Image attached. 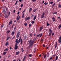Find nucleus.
Here are the masks:
<instances>
[{
    "mask_svg": "<svg viewBox=\"0 0 61 61\" xmlns=\"http://www.w3.org/2000/svg\"><path fill=\"white\" fill-rule=\"evenodd\" d=\"M57 42H56V44H55V46H57Z\"/></svg>",
    "mask_w": 61,
    "mask_h": 61,
    "instance_id": "49",
    "label": "nucleus"
},
{
    "mask_svg": "<svg viewBox=\"0 0 61 61\" xmlns=\"http://www.w3.org/2000/svg\"><path fill=\"white\" fill-rule=\"evenodd\" d=\"M32 1L33 2H35L36 1V0H32Z\"/></svg>",
    "mask_w": 61,
    "mask_h": 61,
    "instance_id": "27",
    "label": "nucleus"
},
{
    "mask_svg": "<svg viewBox=\"0 0 61 61\" xmlns=\"http://www.w3.org/2000/svg\"><path fill=\"white\" fill-rule=\"evenodd\" d=\"M10 32V30H8L7 32V33H9V32Z\"/></svg>",
    "mask_w": 61,
    "mask_h": 61,
    "instance_id": "33",
    "label": "nucleus"
},
{
    "mask_svg": "<svg viewBox=\"0 0 61 61\" xmlns=\"http://www.w3.org/2000/svg\"><path fill=\"white\" fill-rule=\"evenodd\" d=\"M50 24H48V22L47 23L46 26H49Z\"/></svg>",
    "mask_w": 61,
    "mask_h": 61,
    "instance_id": "37",
    "label": "nucleus"
},
{
    "mask_svg": "<svg viewBox=\"0 0 61 61\" xmlns=\"http://www.w3.org/2000/svg\"><path fill=\"white\" fill-rule=\"evenodd\" d=\"M25 12V10L22 12V13H24Z\"/></svg>",
    "mask_w": 61,
    "mask_h": 61,
    "instance_id": "59",
    "label": "nucleus"
},
{
    "mask_svg": "<svg viewBox=\"0 0 61 61\" xmlns=\"http://www.w3.org/2000/svg\"><path fill=\"white\" fill-rule=\"evenodd\" d=\"M61 27V25L60 24L59 25V26H58V28L59 29H60V28Z\"/></svg>",
    "mask_w": 61,
    "mask_h": 61,
    "instance_id": "16",
    "label": "nucleus"
},
{
    "mask_svg": "<svg viewBox=\"0 0 61 61\" xmlns=\"http://www.w3.org/2000/svg\"><path fill=\"white\" fill-rule=\"evenodd\" d=\"M58 59V56H57L56 57V60H57V59Z\"/></svg>",
    "mask_w": 61,
    "mask_h": 61,
    "instance_id": "29",
    "label": "nucleus"
},
{
    "mask_svg": "<svg viewBox=\"0 0 61 61\" xmlns=\"http://www.w3.org/2000/svg\"><path fill=\"white\" fill-rule=\"evenodd\" d=\"M32 10V8H30L29 10V12H30V11Z\"/></svg>",
    "mask_w": 61,
    "mask_h": 61,
    "instance_id": "40",
    "label": "nucleus"
},
{
    "mask_svg": "<svg viewBox=\"0 0 61 61\" xmlns=\"http://www.w3.org/2000/svg\"><path fill=\"white\" fill-rule=\"evenodd\" d=\"M42 36V34H41V35H40V37L41 36Z\"/></svg>",
    "mask_w": 61,
    "mask_h": 61,
    "instance_id": "55",
    "label": "nucleus"
},
{
    "mask_svg": "<svg viewBox=\"0 0 61 61\" xmlns=\"http://www.w3.org/2000/svg\"><path fill=\"white\" fill-rule=\"evenodd\" d=\"M40 35V34H39V35H37V37H39V35Z\"/></svg>",
    "mask_w": 61,
    "mask_h": 61,
    "instance_id": "47",
    "label": "nucleus"
},
{
    "mask_svg": "<svg viewBox=\"0 0 61 61\" xmlns=\"http://www.w3.org/2000/svg\"><path fill=\"white\" fill-rule=\"evenodd\" d=\"M16 27L15 26L14 29V30H15V29H16Z\"/></svg>",
    "mask_w": 61,
    "mask_h": 61,
    "instance_id": "44",
    "label": "nucleus"
},
{
    "mask_svg": "<svg viewBox=\"0 0 61 61\" xmlns=\"http://www.w3.org/2000/svg\"><path fill=\"white\" fill-rule=\"evenodd\" d=\"M8 49H7V48H6L5 49L4 51H8Z\"/></svg>",
    "mask_w": 61,
    "mask_h": 61,
    "instance_id": "20",
    "label": "nucleus"
},
{
    "mask_svg": "<svg viewBox=\"0 0 61 61\" xmlns=\"http://www.w3.org/2000/svg\"><path fill=\"white\" fill-rule=\"evenodd\" d=\"M18 39H16L15 41V42L16 43H19V42H18Z\"/></svg>",
    "mask_w": 61,
    "mask_h": 61,
    "instance_id": "19",
    "label": "nucleus"
},
{
    "mask_svg": "<svg viewBox=\"0 0 61 61\" xmlns=\"http://www.w3.org/2000/svg\"><path fill=\"white\" fill-rule=\"evenodd\" d=\"M29 57H32V55L31 54H30L28 56Z\"/></svg>",
    "mask_w": 61,
    "mask_h": 61,
    "instance_id": "26",
    "label": "nucleus"
},
{
    "mask_svg": "<svg viewBox=\"0 0 61 61\" xmlns=\"http://www.w3.org/2000/svg\"><path fill=\"white\" fill-rule=\"evenodd\" d=\"M23 4H21V7H23Z\"/></svg>",
    "mask_w": 61,
    "mask_h": 61,
    "instance_id": "46",
    "label": "nucleus"
},
{
    "mask_svg": "<svg viewBox=\"0 0 61 61\" xmlns=\"http://www.w3.org/2000/svg\"><path fill=\"white\" fill-rule=\"evenodd\" d=\"M34 44V41H32V39L30 40V41L29 42V44L30 45L28 47V48L30 47L31 46H32Z\"/></svg>",
    "mask_w": 61,
    "mask_h": 61,
    "instance_id": "1",
    "label": "nucleus"
},
{
    "mask_svg": "<svg viewBox=\"0 0 61 61\" xmlns=\"http://www.w3.org/2000/svg\"><path fill=\"white\" fill-rule=\"evenodd\" d=\"M6 10V11L5 10V9H3L2 13L4 14V15H5V14H8V8L6 7L5 8Z\"/></svg>",
    "mask_w": 61,
    "mask_h": 61,
    "instance_id": "2",
    "label": "nucleus"
},
{
    "mask_svg": "<svg viewBox=\"0 0 61 61\" xmlns=\"http://www.w3.org/2000/svg\"><path fill=\"white\" fill-rule=\"evenodd\" d=\"M30 36H32V34H30Z\"/></svg>",
    "mask_w": 61,
    "mask_h": 61,
    "instance_id": "53",
    "label": "nucleus"
},
{
    "mask_svg": "<svg viewBox=\"0 0 61 61\" xmlns=\"http://www.w3.org/2000/svg\"><path fill=\"white\" fill-rule=\"evenodd\" d=\"M58 18H59V19H60V17H58Z\"/></svg>",
    "mask_w": 61,
    "mask_h": 61,
    "instance_id": "62",
    "label": "nucleus"
},
{
    "mask_svg": "<svg viewBox=\"0 0 61 61\" xmlns=\"http://www.w3.org/2000/svg\"><path fill=\"white\" fill-rule=\"evenodd\" d=\"M43 29V27L42 26V27H40V31H41L42 29Z\"/></svg>",
    "mask_w": 61,
    "mask_h": 61,
    "instance_id": "11",
    "label": "nucleus"
},
{
    "mask_svg": "<svg viewBox=\"0 0 61 61\" xmlns=\"http://www.w3.org/2000/svg\"><path fill=\"white\" fill-rule=\"evenodd\" d=\"M34 23H35V21H33L32 22V23L33 24H34Z\"/></svg>",
    "mask_w": 61,
    "mask_h": 61,
    "instance_id": "45",
    "label": "nucleus"
},
{
    "mask_svg": "<svg viewBox=\"0 0 61 61\" xmlns=\"http://www.w3.org/2000/svg\"><path fill=\"white\" fill-rule=\"evenodd\" d=\"M10 12H9L8 13H8L7 14H5V15L4 14L3 15L4 16V17H5V18H6L8 17V16H9V15H10Z\"/></svg>",
    "mask_w": 61,
    "mask_h": 61,
    "instance_id": "3",
    "label": "nucleus"
},
{
    "mask_svg": "<svg viewBox=\"0 0 61 61\" xmlns=\"http://www.w3.org/2000/svg\"><path fill=\"white\" fill-rule=\"evenodd\" d=\"M19 17V15H18L17 18V20H18H18H19V18H20V16Z\"/></svg>",
    "mask_w": 61,
    "mask_h": 61,
    "instance_id": "9",
    "label": "nucleus"
},
{
    "mask_svg": "<svg viewBox=\"0 0 61 61\" xmlns=\"http://www.w3.org/2000/svg\"><path fill=\"white\" fill-rule=\"evenodd\" d=\"M61 36H60L59 38V39L58 40V41H59V43H60L61 42Z\"/></svg>",
    "mask_w": 61,
    "mask_h": 61,
    "instance_id": "6",
    "label": "nucleus"
},
{
    "mask_svg": "<svg viewBox=\"0 0 61 61\" xmlns=\"http://www.w3.org/2000/svg\"><path fill=\"white\" fill-rule=\"evenodd\" d=\"M52 19L53 20V22H55V21H56V20H55V18L54 17H53L52 18Z\"/></svg>",
    "mask_w": 61,
    "mask_h": 61,
    "instance_id": "7",
    "label": "nucleus"
},
{
    "mask_svg": "<svg viewBox=\"0 0 61 61\" xmlns=\"http://www.w3.org/2000/svg\"><path fill=\"white\" fill-rule=\"evenodd\" d=\"M43 39H42L41 40V41H43Z\"/></svg>",
    "mask_w": 61,
    "mask_h": 61,
    "instance_id": "63",
    "label": "nucleus"
},
{
    "mask_svg": "<svg viewBox=\"0 0 61 61\" xmlns=\"http://www.w3.org/2000/svg\"><path fill=\"white\" fill-rule=\"evenodd\" d=\"M15 32L13 31L11 33V35L12 36H14V34H15Z\"/></svg>",
    "mask_w": 61,
    "mask_h": 61,
    "instance_id": "15",
    "label": "nucleus"
},
{
    "mask_svg": "<svg viewBox=\"0 0 61 61\" xmlns=\"http://www.w3.org/2000/svg\"><path fill=\"white\" fill-rule=\"evenodd\" d=\"M12 24V21H10L9 22V25H11Z\"/></svg>",
    "mask_w": 61,
    "mask_h": 61,
    "instance_id": "10",
    "label": "nucleus"
},
{
    "mask_svg": "<svg viewBox=\"0 0 61 61\" xmlns=\"http://www.w3.org/2000/svg\"><path fill=\"white\" fill-rule=\"evenodd\" d=\"M53 3V1H51L49 2L50 4H52V3Z\"/></svg>",
    "mask_w": 61,
    "mask_h": 61,
    "instance_id": "25",
    "label": "nucleus"
},
{
    "mask_svg": "<svg viewBox=\"0 0 61 61\" xmlns=\"http://www.w3.org/2000/svg\"><path fill=\"white\" fill-rule=\"evenodd\" d=\"M36 18V15L33 18L34 20H35Z\"/></svg>",
    "mask_w": 61,
    "mask_h": 61,
    "instance_id": "13",
    "label": "nucleus"
},
{
    "mask_svg": "<svg viewBox=\"0 0 61 61\" xmlns=\"http://www.w3.org/2000/svg\"><path fill=\"white\" fill-rule=\"evenodd\" d=\"M44 4L45 5H46L48 4V2L46 3V2H45L44 3Z\"/></svg>",
    "mask_w": 61,
    "mask_h": 61,
    "instance_id": "23",
    "label": "nucleus"
},
{
    "mask_svg": "<svg viewBox=\"0 0 61 61\" xmlns=\"http://www.w3.org/2000/svg\"><path fill=\"white\" fill-rule=\"evenodd\" d=\"M56 54L53 55V56L55 57L56 56Z\"/></svg>",
    "mask_w": 61,
    "mask_h": 61,
    "instance_id": "60",
    "label": "nucleus"
},
{
    "mask_svg": "<svg viewBox=\"0 0 61 61\" xmlns=\"http://www.w3.org/2000/svg\"><path fill=\"white\" fill-rule=\"evenodd\" d=\"M52 36H54V33H53L52 34Z\"/></svg>",
    "mask_w": 61,
    "mask_h": 61,
    "instance_id": "56",
    "label": "nucleus"
},
{
    "mask_svg": "<svg viewBox=\"0 0 61 61\" xmlns=\"http://www.w3.org/2000/svg\"><path fill=\"white\" fill-rule=\"evenodd\" d=\"M17 43H16L15 44V46H17Z\"/></svg>",
    "mask_w": 61,
    "mask_h": 61,
    "instance_id": "48",
    "label": "nucleus"
},
{
    "mask_svg": "<svg viewBox=\"0 0 61 61\" xmlns=\"http://www.w3.org/2000/svg\"><path fill=\"white\" fill-rule=\"evenodd\" d=\"M17 48H18V46H15V50H16Z\"/></svg>",
    "mask_w": 61,
    "mask_h": 61,
    "instance_id": "17",
    "label": "nucleus"
},
{
    "mask_svg": "<svg viewBox=\"0 0 61 61\" xmlns=\"http://www.w3.org/2000/svg\"><path fill=\"white\" fill-rule=\"evenodd\" d=\"M53 14H54V15H56V14H57V12H55L53 13Z\"/></svg>",
    "mask_w": 61,
    "mask_h": 61,
    "instance_id": "21",
    "label": "nucleus"
},
{
    "mask_svg": "<svg viewBox=\"0 0 61 61\" xmlns=\"http://www.w3.org/2000/svg\"><path fill=\"white\" fill-rule=\"evenodd\" d=\"M19 0L20 2H21V0Z\"/></svg>",
    "mask_w": 61,
    "mask_h": 61,
    "instance_id": "64",
    "label": "nucleus"
},
{
    "mask_svg": "<svg viewBox=\"0 0 61 61\" xmlns=\"http://www.w3.org/2000/svg\"><path fill=\"white\" fill-rule=\"evenodd\" d=\"M45 13L43 12V13L41 15V18H43L44 17V15H45Z\"/></svg>",
    "mask_w": 61,
    "mask_h": 61,
    "instance_id": "5",
    "label": "nucleus"
},
{
    "mask_svg": "<svg viewBox=\"0 0 61 61\" xmlns=\"http://www.w3.org/2000/svg\"><path fill=\"white\" fill-rule=\"evenodd\" d=\"M10 39V37H8V38H7V39H6V41H7V40H9V39Z\"/></svg>",
    "mask_w": 61,
    "mask_h": 61,
    "instance_id": "24",
    "label": "nucleus"
},
{
    "mask_svg": "<svg viewBox=\"0 0 61 61\" xmlns=\"http://www.w3.org/2000/svg\"><path fill=\"white\" fill-rule=\"evenodd\" d=\"M61 0H57V2H59Z\"/></svg>",
    "mask_w": 61,
    "mask_h": 61,
    "instance_id": "57",
    "label": "nucleus"
},
{
    "mask_svg": "<svg viewBox=\"0 0 61 61\" xmlns=\"http://www.w3.org/2000/svg\"><path fill=\"white\" fill-rule=\"evenodd\" d=\"M20 40H21V39H20L18 40V42H19H19H20Z\"/></svg>",
    "mask_w": 61,
    "mask_h": 61,
    "instance_id": "39",
    "label": "nucleus"
},
{
    "mask_svg": "<svg viewBox=\"0 0 61 61\" xmlns=\"http://www.w3.org/2000/svg\"><path fill=\"white\" fill-rule=\"evenodd\" d=\"M24 25L25 26H26L27 25V23H24Z\"/></svg>",
    "mask_w": 61,
    "mask_h": 61,
    "instance_id": "36",
    "label": "nucleus"
},
{
    "mask_svg": "<svg viewBox=\"0 0 61 61\" xmlns=\"http://www.w3.org/2000/svg\"><path fill=\"white\" fill-rule=\"evenodd\" d=\"M1 26L2 27H3L4 26V24H3L1 25Z\"/></svg>",
    "mask_w": 61,
    "mask_h": 61,
    "instance_id": "50",
    "label": "nucleus"
},
{
    "mask_svg": "<svg viewBox=\"0 0 61 61\" xmlns=\"http://www.w3.org/2000/svg\"><path fill=\"white\" fill-rule=\"evenodd\" d=\"M20 32L19 31H18L17 32L16 35V37L17 38H18V37H19V36H20Z\"/></svg>",
    "mask_w": 61,
    "mask_h": 61,
    "instance_id": "4",
    "label": "nucleus"
},
{
    "mask_svg": "<svg viewBox=\"0 0 61 61\" xmlns=\"http://www.w3.org/2000/svg\"><path fill=\"white\" fill-rule=\"evenodd\" d=\"M49 32L50 33H52V30H51V29H49Z\"/></svg>",
    "mask_w": 61,
    "mask_h": 61,
    "instance_id": "12",
    "label": "nucleus"
},
{
    "mask_svg": "<svg viewBox=\"0 0 61 61\" xmlns=\"http://www.w3.org/2000/svg\"><path fill=\"white\" fill-rule=\"evenodd\" d=\"M36 10H37V9H35L34 10H33V12L34 13L35 12H36Z\"/></svg>",
    "mask_w": 61,
    "mask_h": 61,
    "instance_id": "28",
    "label": "nucleus"
},
{
    "mask_svg": "<svg viewBox=\"0 0 61 61\" xmlns=\"http://www.w3.org/2000/svg\"><path fill=\"white\" fill-rule=\"evenodd\" d=\"M27 37L26 36H24V40H26V38Z\"/></svg>",
    "mask_w": 61,
    "mask_h": 61,
    "instance_id": "18",
    "label": "nucleus"
},
{
    "mask_svg": "<svg viewBox=\"0 0 61 61\" xmlns=\"http://www.w3.org/2000/svg\"><path fill=\"white\" fill-rule=\"evenodd\" d=\"M6 53H7V52H5L3 53V54L4 55H5V54H6Z\"/></svg>",
    "mask_w": 61,
    "mask_h": 61,
    "instance_id": "22",
    "label": "nucleus"
},
{
    "mask_svg": "<svg viewBox=\"0 0 61 61\" xmlns=\"http://www.w3.org/2000/svg\"><path fill=\"white\" fill-rule=\"evenodd\" d=\"M8 42H7L5 44L6 46L7 45H8Z\"/></svg>",
    "mask_w": 61,
    "mask_h": 61,
    "instance_id": "30",
    "label": "nucleus"
},
{
    "mask_svg": "<svg viewBox=\"0 0 61 61\" xmlns=\"http://www.w3.org/2000/svg\"><path fill=\"white\" fill-rule=\"evenodd\" d=\"M50 59L51 60H52V57H50Z\"/></svg>",
    "mask_w": 61,
    "mask_h": 61,
    "instance_id": "58",
    "label": "nucleus"
},
{
    "mask_svg": "<svg viewBox=\"0 0 61 61\" xmlns=\"http://www.w3.org/2000/svg\"><path fill=\"white\" fill-rule=\"evenodd\" d=\"M51 33L50 32L49 33V36H50L51 35Z\"/></svg>",
    "mask_w": 61,
    "mask_h": 61,
    "instance_id": "32",
    "label": "nucleus"
},
{
    "mask_svg": "<svg viewBox=\"0 0 61 61\" xmlns=\"http://www.w3.org/2000/svg\"><path fill=\"white\" fill-rule=\"evenodd\" d=\"M22 39H21V41H20L21 44V45H22Z\"/></svg>",
    "mask_w": 61,
    "mask_h": 61,
    "instance_id": "31",
    "label": "nucleus"
},
{
    "mask_svg": "<svg viewBox=\"0 0 61 61\" xmlns=\"http://www.w3.org/2000/svg\"><path fill=\"white\" fill-rule=\"evenodd\" d=\"M43 47H46V46L44 45V44H43Z\"/></svg>",
    "mask_w": 61,
    "mask_h": 61,
    "instance_id": "54",
    "label": "nucleus"
},
{
    "mask_svg": "<svg viewBox=\"0 0 61 61\" xmlns=\"http://www.w3.org/2000/svg\"><path fill=\"white\" fill-rule=\"evenodd\" d=\"M45 1L44 0L43 2H42V4H44V2Z\"/></svg>",
    "mask_w": 61,
    "mask_h": 61,
    "instance_id": "61",
    "label": "nucleus"
},
{
    "mask_svg": "<svg viewBox=\"0 0 61 61\" xmlns=\"http://www.w3.org/2000/svg\"><path fill=\"white\" fill-rule=\"evenodd\" d=\"M19 13H20V12H19V11H18L17 13L18 15L19 14Z\"/></svg>",
    "mask_w": 61,
    "mask_h": 61,
    "instance_id": "51",
    "label": "nucleus"
},
{
    "mask_svg": "<svg viewBox=\"0 0 61 61\" xmlns=\"http://www.w3.org/2000/svg\"><path fill=\"white\" fill-rule=\"evenodd\" d=\"M30 19V17H29L27 18H26L25 20H29Z\"/></svg>",
    "mask_w": 61,
    "mask_h": 61,
    "instance_id": "8",
    "label": "nucleus"
},
{
    "mask_svg": "<svg viewBox=\"0 0 61 61\" xmlns=\"http://www.w3.org/2000/svg\"><path fill=\"white\" fill-rule=\"evenodd\" d=\"M58 6V7H60H60H61V5H60V4H59Z\"/></svg>",
    "mask_w": 61,
    "mask_h": 61,
    "instance_id": "35",
    "label": "nucleus"
},
{
    "mask_svg": "<svg viewBox=\"0 0 61 61\" xmlns=\"http://www.w3.org/2000/svg\"><path fill=\"white\" fill-rule=\"evenodd\" d=\"M20 53V52L19 51H18L16 52V55H18V54Z\"/></svg>",
    "mask_w": 61,
    "mask_h": 61,
    "instance_id": "14",
    "label": "nucleus"
},
{
    "mask_svg": "<svg viewBox=\"0 0 61 61\" xmlns=\"http://www.w3.org/2000/svg\"><path fill=\"white\" fill-rule=\"evenodd\" d=\"M46 54L44 55V58H46Z\"/></svg>",
    "mask_w": 61,
    "mask_h": 61,
    "instance_id": "41",
    "label": "nucleus"
},
{
    "mask_svg": "<svg viewBox=\"0 0 61 61\" xmlns=\"http://www.w3.org/2000/svg\"><path fill=\"white\" fill-rule=\"evenodd\" d=\"M31 25H32V24H30L29 25V27H31Z\"/></svg>",
    "mask_w": 61,
    "mask_h": 61,
    "instance_id": "38",
    "label": "nucleus"
},
{
    "mask_svg": "<svg viewBox=\"0 0 61 61\" xmlns=\"http://www.w3.org/2000/svg\"><path fill=\"white\" fill-rule=\"evenodd\" d=\"M18 2V0H17L16 2V3H15V5H16V4H17Z\"/></svg>",
    "mask_w": 61,
    "mask_h": 61,
    "instance_id": "34",
    "label": "nucleus"
},
{
    "mask_svg": "<svg viewBox=\"0 0 61 61\" xmlns=\"http://www.w3.org/2000/svg\"><path fill=\"white\" fill-rule=\"evenodd\" d=\"M15 10H14L13 11V13H15Z\"/></svg>",
    "mask_w": 61,
    "mask_h": 61,
    "instance_id": "52",
    "label": "nucleus"
},
{
    "mask_svg": "<svg viewBox=\"0 0 61 61\" xmlns=\"http://www.w3.org/2000/svg\"><path fill=\"white\" fill-rule=\"evenodd\" d=\"M55 5H56V3H54L53 4V5H52L54 6Z\"/></svg>",
    "mask_w": 61,
    "mask_h": 61,
    "instance_id": "42",
    "label": "nucleus"
},
{
    "mask_svg": "<svg viewBox=\"0 0 61 61\" xmlns=\"http://www.w3.org/2000/svg\"><path fill=\"white\" fill-rule=\"evenodd\" d=\"M26 57V56H25L24 57L23 59L24 60L25 59V58Z\"/></svg>",
    "mask_w": 61,
    "mask_h": 61,
    "instance_id": "43",
    "label": "nucleus"
}]
</instances>
